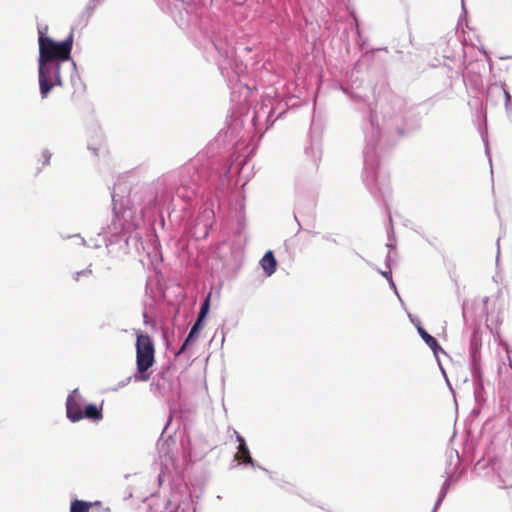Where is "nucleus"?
Masks as SVG:
<instances>
[{
  "label": "nucleus",
  "instance_id": "obj_1",
  "mask_svg": "<svg viewBox=\"0 0 512 512\" xmlns=\"http://www.w3.org/2000/svg\"><path fill=\"white\" fill-rule=\"evenodd\" d=\"M73 40V32L62 42H57L43 32H39V64L69 61Z\"/></svg>",
  "mask_w": 512,
  "mask_h": 512
},
{
  "label": "nucleus",
  "instance_id": "obj_2",
  "mask_svg": "<svg viewBox=\"0 0 512 512\" xmlns=\"http://www.w3.org/2000/svg\"><path fill=\"white\" fill-rule=\"evenodd\" d=\"M136 367L141 374V380H148L149 374H145L155 363V345L148 334L136 332Z\"/></svg>",
  "mask_w": 512,
  "mask_h": 512
},
{
  "label": "nucleus",
  "instance_id": "obj_3",
  "mask_svg": "<svg viewBox=\"0 0 512 512\" xmlns=\"http://www.w3.org/2000/svg\"><path fill=\"white\" fill-rule=\"evenodd\" d=\"M59 68L60 66H39V84L43 97L47 96L54 85L61 84Z\"/></svg>",
  "mask_w": 512,
  "mask_h": 512
},
{
  "label": "nucleus",
  "instance_id": "obj_4",
  "mask_svg": "<svg viewBox=\"0 0 512 512\" xmlns=\"http://www.w3.org/2000/svg\"><path fill=\"white\" fill-rule=\"evenodd\" d=\"M83 398L77 389L73 390L66 401L67 417L72 422L83 419Z\"/></svg>",
  "mask_w": 512,
  "mask_h": 512
},
{
  "label": "nucleus",
  "instance_id": "obj_5",
  "mask_svg": "<svg viewBox=\"0 0 512 512\" xmlns=\"http://www.w3.org/2000/svg\"><path fill=\"white\" fill-rule=\"evenodd\" d=\"M234 435H235L236 441L239 443L238 452L235 455V459L242 461L245 464H249V465L253 466L254 461L250 455V452L246 445L245 439L236 430H234Z\"/></svg>",
  "mask_w": 512,
  "mask_h": 512
},
{
  "label": "nucleus",
  "instance_id": "obj_6",
  "mask_svg": "<svg viewBox=\"0 0 512 512\" xmlns=\"http://www.w3.org/2000/svg\"><path fill=\"white\" fill-rule=\"evenodd\" d=\"M202 328H203V322H199V320H196V322L192 326L186 340L184 341L180 350L178 351L177 355H180L181 353L185 352L186 349L197 340Z\"/></svg>",
  "mask_w": 512,
  "mask_h": 512
},
{
  "label": "nucleus",
  "instance_id": "obj_7",
  "mask_svg": "<svg viewBox=\"0 0 512 512\" xmlns=\"http://www.w3.org/2000/svg\"><path fill=\"white\" fill-rule=\"evenodd\" d=\"M261 267L264 270V272L271 276L275 271L277 267V261L272 251H267L264 256L262 257L260 261Z\"/></svg>",
  "mask_w": 512,
  "mask_h": 512
},
{
  "label": "nucleus",
  "instance_id": "obj_8",
  "mask_svg": "<svg viewBox=\"0 0 512 512\" xmlns=\"http://www.w3.org/2000/svg\"><path fill=\"white\" fill-rule=\"evenodd\" d=\"M418 333L424 342L432 349L434 354L436 355L439 351L443 352L442 347L438 344L437 340L431 336L424 328L418 327Z\"/></svg>",
  "mask_w": 512,
  "mask_h": 512
},
{
  "label": "nucleus",
  "instance_id": "obj_9",
  "mask_svg": "<svg viewBox=\"0 0 512 512\" xmlns=\"http://www.w3.org/2000/svg\"><path fill=\"white\" fill-rule=\"evenodd\" d=\"M83 418L90 420H101L103 418L102 406L98 407L95 404H89L83 411Z\"/></svg>",
  "mask_w": 512,
  "mask_h": 512
},
{
  "label": "nucleus",
  "instance_id": "obj_10",
  "mask_svg": "<svg viewBox=\"0 0 512 512\" xmlns=\"http://www.w3.org/2000/svg\"><path fill=\"white\" fill-rule=\"evenodd\" d=\"M91 507V502L76 499L71 502L70 512H90Z\"/></svg>",
  "mask_w": 512,
  "mask_h": 512
},
{
  "label": "nucleus",
  "instance_id": "obj_11",
  "mask_svg": "<svg viewBox=\"0 0 512 512\" xmlns=\"http://www.w3.org/2000/svg\"><path fill=\"white\" fill-rule=\"evenodd\" d=\"M209 306H210V297L208 296L205 299V301L203 302L201 309L199 311L198 318H197V320H199V322H203L204 318L206 317V315L208 313Z\"/></svg>",
  "mask_w": 512,
  "mask_h": 512
}]
</instances>
